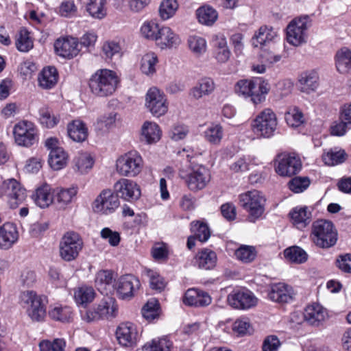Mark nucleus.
Returning <instances> with one entry per match:
<instances>
[{
	"label": "nucleus",
	"mask_w": 351,
	"mask_h": 351,
	"mask_svg": "<svg viewBox=\"0 0 351 351\" xmlns=\"http://www.w3.org/2000/svg\"><path fill=\"white\" fill-rule=\"evenodd\" d=\"M158 63V59L156 54L153 52L147 53L141 58L140 69L143 74L152 76L156 71Z\"/></svg>",
	"instance_id": "79ce46f5"
},
{
	"label": "nucleus",
	"mask_w": 351,
	"mask_h": 351,
	"mask_svg": "<svg viewBox=\"0 0 351 351\" xmlns=\"http://www.w3.org/2000/svg\"><path fill=\"white\" fill-rule=\"evenodd\" d=\"M198 267L204 269H211L216 265L217 257L216 253L209 249H204L195 256Z\"/></svg>",
	"instance_id": "c9c22d12"
},
{
	"label": "nucleus",
	"mask_w": 351,
	"mask_h": 351,
	"mask_svg": "<svg viewBox=\"0 0 351 351\" xmlns=\"http://www.w3.org/2000/svg\"><path fill=\"white\" fill-rule=\"evenodd\" d=\"M117 196L112 191L103 190L93 203L94 212L102 215L113 213L119 206Z\"/></svg>",
	"instance_id": "4468645a"
},
{
	"label": "nucleus",
	"mask_w": 351,
	"mask_h": 351,
	"mask_svg": "<svg viewBox=\"0 0 351 351\" xmlns=\"http://www.w3.org/2000/svg\"><path fill=\"white\" fill-rule=\"evenodd\" d=\"M79 45L76 38L66 37L58 39L54 44V47L58 55L70 59L79 53Z\"/></svg>",
	"instance_id": "412c9836"
},
{
	"label": "nucleus",
	"mask_w": 351,
	"mask_h": 351,
	"mask_svg": "<svg viewBox=\"0 0 351 351\" xmlns=\"http://www.w3.org/2000/svg\"><path fill=\"white\" fill-rule=\"evenodd\" d=\"M327 315L326 310L317 303L308 305L304 312L305 321L313 326H319L325 320Z\"/></svg>",
	"instance_id": "cd10ccee"
},
{
	"label": "nucleus",
	"mask_w": 351,
	"mask_h": 351,
	"mask_svg": "<svg viewBox=\"0 0 351 351\" xmlns=\"http://www.w3.org/2000/svg\"><path fill=\"white\" fill-rule=\"evenodd\" d=\"M229 304L234 308L249 309L257 303V298L248 290L235 291L228 296Z\"/></svg>",
	"instance_id": "aec40b11"
},
{
	"label": "nucleus",
	"mask_w": 351,
	"mask_h": 351,
	"mask_svg": "<svg viewBox=\"0 0 351 351\" xmlns=\"http://www.w3.org/2000/svg\"><path fill=\"white\" fill-rule=\"evenodd\" d=\"M188 45L191 51L197 56L204 53L206 51V40L199 36L192 35L188 38Z\"/></svg>",
	"instance_id": "864d4df0"
},
{
	"label": "nucleus",
	"mask_w": 351,
	"mask_h": 351,
	"mask_svg": "<svg viewBox=\"0 0 351 351\" xmlns=\"http://www.w3.org/2000/svg\"><path fill=\"white\" fill-rule=\"evenodd\" d=\"M16 227L12 223H5L0 227V248L9 249L18 239Z\"/></svg>",
	"instance_id": "7c9ffc66"
},
{
	"label": "nucleus",
	"mask_w": 351,
	"mask_h": 351,
	"mask_svg": "<svg viewBox=\"0 0 351 351\" xmlns=\"http://www.w3.org/2000/svg\"><path fill=\"white\" fill-rule=\"evenodd\" d=\"M285 257L291 262L303 263L306 261L308 255L306 252L298 246H292L284 251Z\"/></svg>",
	"instance_id": "09e8293b"
},
{
	"label": "nucleus",
	"mask_w": 351,
	"mask_h": 351,
	"mask_svg": "<svg viewBox=\"0 0 351 351\" xmlns=\"http://www.w3.org/2000/svg\"><path fill=\"white\" fill-rule=\"evenodd\" d=\"M308 17L304 16L293 20L287 27V39L293 46L306 42Z\"/></svg>",
	"instance_id": "2eb2a0df"
},
{
	"label": "nucleus",
	"mask_w": 351,
	"mask_h": 351,
	"mask_svg": "<svg viewBox=\"0 0 351 351\" xmlns=\"http://www.w3.org/2000/svg\"><path fill=\"white\" fill-rule=\"evenodd\" d=\"M212 43L216 60L222 63L227 62L230 57L231 53L225 35L222 33H217L213 35Z\"/></svg>",
	"instance_id": "393cba45"
},
{
	"label": "nucleus",
	"mask_w": 351,
	"mask_h": 351,
	"mask_svg": "<svg viewBox=\"0 0 351 351\" xmlns=\"http://www.w3.org/2000/svg\"><path fill=\"white\" fill-rule=\"evenodd\" d=\"M181 40L170 27L161 26L156 40V45L162 49L177 47Z\"/></svg>",
	"instance_id": "5701e85b"
},
{
	"label": "nucleus",
	"mask_w": 351,
	"mask_h": 351,
	"mask_svg": "<svg viewBox=\"0 0 351 351\" xmlns=\"http://www.w3.org/2000/svg\"><path fill=\"white\" fill-rule=\"evenodd\" d=\"M277 38L278 32L272 27L263 25L254 34L252 44L254 47L264 48L274 42Z\"/></svg>",
	"instance_id": "4be33fe9"
},
{
	"label": "nucleus",
	"mask_w": 351,
	"mask_h": 351,
	"mask_svg": "<svg viewBox=\"0 0 351 351\" xmlns=\"http://www.w3.org/2000/svg\"><path fill=\"white\" fill-rule=\"evenodd\" d=\"M68 134L74 141L82 142L87 138L88 130L82 121L75 120L68 125Z\"/></svg>",
	"instance_id": "4c0bfd02"
},
{
	"label": "nucleus",
	"mask_w": 351,
	"mask_h": 351,
	"mask_svg": "<svg viewBox=\"0 0 351 351\" xmlns=\"http://www.w3.org/2000/svg\"><path fill=\"white\" fill-rule=\"evenodd\" d=\"M191 231L195 237L200 242H206L210 237V231L207 224L196 221L191 223Z\"/></svg>",
	"instance_id": "6e6d98bb"
},
{
	"label": "nucleus",
	"mask_w": 351,
	"mask_h": 351,
	"mask_svg": "<svg viewBox=\"0 0 351 351\" xmlns=\"http://www.w3.org/2000/svg\"><path fill=\"white\" fill-rule=\"evenodd\" d=\"M54 204L59 208L66 209L73 202L77 193V187L53 189Z\"/></svg>",
	"instance_id": "b1692460"
},
{
	"label": "nucleus",
	"mask_w": 351,
	"mask_h": 351,
	"mask_svg": "<svg viewBox=\"0 0 351 351\" xmlns=\"http://www.w3.org/2000/svg\"><path fill=\"white\" fill-rule=\"evenodd\" d=\"M198 21L204 25L211 26L218 19L217 12L210 6H202L196 11Z\"/></svg>",
	"instance_id": "37998d69"
},
{
	"label": "nucleus",
	"mask_w": 351,
	"mask_h": 351,
	"mask_svg": "<svg viewBox=\"0 0 351 351\" xmlns=\"http://www.w3.org/2000/svg\"><path fill=\"white\" fill-rule=\"evenodd\" d=\"M173 343L167 337L153 339L143 347V351H171Z\"/></svg>",
	"instance_id": "de8ad7c7"
},
{
	"label": "nucleus",
	"mask_w": 351,
	"mask_h": 351,
	"mask_svg": "<svg viewBox=\"0 0 351 351\" xmlns=\"http://www.w3.org/2000/svg\"><path fill=\"white\" fill-rule=\"evenodd\" d=\"M39 114L40 123L47 128H53L59 121V119L52 114L48 108L43 107L40 108Z\"/></svg>",
	"instance_id": "e2e57ef3"
},
{
	"label": "nucleus",
	"mask_w": 351,
	"mask_h": 351,
	"mask_svg": "<svg viewBox=\"0 0 351 351\" xmlns=\"http://www.w3.org/2000/svg\"><path fill=\"white\" fill-rule=\"evenodd\" d=\"M13 134L15 142L19 146L29 147L38 140L36 126L29 121H21L16 123Z\"/></svg>",
	"instance_id": "1a4fd4ad"
},
{
	"label": "nucleus",
	"mask_w": 351,
	"mask_h": 351,
	"mask_svg": "<svg viewBox=\"0 0 351 351\" xmlns=\"http://www.w3.org/2000/svg\"><path fill=\"white\" fill-rule=\"evenodd\" d=\"M281 343L279 339L275 335L267 337L263 343V351H278Z\"/></svg>",
	"instance_id": "774afa93"
},
{
	"label": "nucleus",
	"mask_w": 351,
	"mask_h": 351,
	"mask_svg": "<svg viewBox=\"0 0 351 351\" xmlns=\"http://www.w3.org/2000/svg\"><path fill=\"white\" fill-rule=\"evenodd\" d=\"M237 259L244 263L252 262L256 256V252L253 246L241 245L235 251Z\"/></svg>",
	"instance_id": "680f3d73"
},
{
	"label": "nucleus",
	"mask_w": 351,
	"mask_h": 351,
	"mask_svg": "<svg viewBox=\"0 0 351 351\" xmlns=\"http://www.w3.org/2000/svg\"><path fill=\"white\" fill-rule=\"evenodd\" d=\"M68 160V155L63 148H58L50 151L49 154V165L56 171L64 168Z\"/></svg>",
	"instance_id": "a19ab883"
},
{
	"label": "nucleus",
	"mask_w": 351,
	"mask_h": 351,
	"mask_svg": "<svg viewBox=\"0 0 351 351\" xmlns=\"http://www.w3.org/2000/svg\"><path fill=\"white\" fill-rule=\"evenodd\" d=\"M215 88L214 80L210 77H205L201 78L190 90L189 95L195 99H199L212 94Z\"/></svg>",
	"instance_id": "c85d7f7f"
},
{
	"label": "nucleus",
	"mask_w": 351,
	"mask_h": 351,
	"mask_svg": "<svg viewBox=\"0 0 351 351\" xmlns=\"http://www.w3.org/2000/svg\"><path fill=\"white\" fill-rule=\"evenodd\" d=\"M82 247L83 241L80 235L73 232H68L60 241V256L65 261H72L78 256Z\"/></svg>",
	"instance_id": "6e6552de"
},
{
	"label": "nucleus",
	"mask_w": 351,
	"mask_h": 351,
	"mask_svg": "<svg viewBox=\"0 0 351 351\" xmlns=\"http://www.w3.org/2000/svg\"><path fill=\"white\" fill-rule=\"evenodd\" d=\"M285 120L289 126L297 128L304 122V117L298 107H291L285 113Z\"/></svg>",
	"instance_id": "603ef678"
},
{
	"label": "nucleus",
	"mask_w": 351,
	"mask_h": 351,
	"mask_svg": "<svg viewBox=\"0 0 351 351\" xmlns=\"http://www.w3.org/2000/svg\"><path fill=\"white\" fill-rule=\"evenodd\" d=\"M183 302L189 306H206L211 303V298L205 291L197 289H189L184 294Z\"/></svg>",
	"instance_id": "a878e982"
},
{
	"label": "nucleus",
	"mask_w": 351,
	"mask_h": 351,
	"mask_svg": "<svg viewBox=\"0 0 351 351\" xmlns=\"http://www.w3.org/2000/svg\"><path fill=\"white\" fill-rule=\"evenodd\" d=\"M299 87L302 92L311 93L319 86V76L315 71L306 72L301 75L299 79Z\"/></svg>",
	"instance_id": "f704fd0d"
},
{
	"label": "nucleus",
	"mask_w": 351,
	"mask_h": 351,
	"mask_svg": "<svg viewBox=\"0 0 351 351\" xmlns=\"http://www.w3.org/2000/svg\"><path fill=\"white\" fill-rule=\"evenodd\" d=\"M16 46L18 50L22 52H27L33 47V41L29 32L25 29H21L17 35Z\"/></svg>",
	"instance_id": "4d7b16f0"
},
{
	"label": "nucleus",
	"mask_w": 351,
	"mask_h": 351,
	"mask_svg": "<svg viewBox=\"0 0 351 351\" xmlns=\"http://www.w3.org/2000/svg\"><path fill=\"white\" fill-rule=\"evenodd\" d=\"M289 216L293 226L300 230L304 229L311 222V213L306 206L293 208Z\"/></svg>",
	"instance_id": "473e14b6"
},
{
	"label": "nucleus",
	"mask_w": 351,
	"mask_h": 351,
	"mask_svg": "<svg viewBox=\"0 0 351 351\" xmlns=\"http://www.w3.org/2000/svg\"><path fill=\"white\" fill-rule=\"evenodd\" d=\"M26 190L22 186L12 193L7 202L11 208H16L26 199Z\"/></svg>",
	"instance_id": "338daca9"
},
{
	"label": "nucleus",
	"mask_w": 351,
	"mask_h": 351,
	"mask_svg": "<svg viewBox=\"0 0 351 351\" xmlns=\"http://www.w3.org/2000/svg\"><path fill=\"white\" fill-rule=\"evenodd\" d=\"M142 138L151 144L158 141L161 136V130L154 122L145 121L141 128Z\"/></svg>",
	"instance_id": "e433bc0d"
},
{
	"label": "nucleus",
	"mask_w": 351,
	"mask_h": 351,
	"mask_svg": "<svg viewBox=\"0 0 351 351\" xmlns=\"http://www.w3.org/2000/svg\"><path fill=\"white\" fill-rule=\"evenodd\" d=\"M145 106L152 115L160 117L167 113L169 105L166 95L158 88H149L145 95Z\"/></svg>",
	"instance_id": "9b49d317"
},
{
	"label": "nucleus",
	"mask_w": 351,
	"mask_h": 351,
	"mask_svg": "<svg viewBox=\"0 0 351 351\" xmlns=\"http://www.w3.org/2000/svg\"><path fill=\"white\" fill-rule=\"evenodd\" d=\"M49 315L54 320L66 322H69L71 318L72 311L67 306H56L49 310Z\"/></svg>",
	"instance_id": "8fccbe9b"
},
{
	"label": "nucleus",
	"mask_w": 351,
	"mask_h": 351,
	"mask_svg": "<svg viewBox=\"0 0 351 351\" xmlns=\"http://www.w3.org/2000/svg\"><path fill=\"white\" fill-rule=\"evenodd\" d=\"M106 0H87L86 10L95 19H101L106 15Z\"/></svg>",
	"instance_id": "c03bdc74"
},
{
	"label": "nucleus",
	"mask_w": 351,
	"mask_h": 351,
	"mask_svg": "<svg viewBox=\"0 0 351 351\" xmlns=\"http://www.w3.org/2000/svg\"><path fill=\"white\" fill-rule=\"evenodd\" d=\"M116 166L120 175L134 177L141 171L142 158L136 152H130L119 158Z\"/></svg>",
	"instance_id": "f8f14e48"
},
{
	"label": "nucleus",
	"mask_w": 351,
	"mask_h": 351,
	"mask_svg": "<svg viewBox=\"0 0 351 351\" xmlns=\"http://www.w3.org/2000/svg\"><path fill=\"white\" fill-rule=\"evenodd\" d=\"M160 26L154 21H146L141 27L142 36L147 39L156 40Z\"/></svg>",
	"instance_id": "052dcab7"
},
{
	"label": "nucleus",
	"mask_w": 351,
	"mask_h": 351,
	"mask_svg": "<svg viewBox=\"0 0 351 351\" xmlns=\"http://www.w3.org/2000/svg\"><path fill=\"white\" fill-rule=\"evenodd\" d=\"M114 190L117 197L127 202H134L141 195L140 186L133 180L121 178L114 185Z\"/></svg>",
	"instance_id": "f3484780"
},
{
	"label": "nucleus",
	"mask_w": 351,
	"mask_h": 351,
	"mask_svg": "<svg viewBox=\"0 0 351 351\" xmlns=\"http://www.w3.org/2000/svg\"><path fill=\"white\" fill-rule=\"evenodd\" d=\"M95 291L91 287L86 285L74 289V299L77 304L86 305L95 298Z\"/></svg>",
	"instance_id": "49530a36"
},
{
	"label": "nucleus",
	"mask_w": 351,
	"mask_h": 351,
	"mask_svg": "<svg viewBox=\"0 0 351 351\" xmlns=\"http://www.w3.org/2000/svg\"><path fill=\"white\" fill-rule=\"evenodd\" d=\"M140 281L132 275L121 276L115 283L114 289L117 295L122 300L131 299L136 290L140 287Z\"/></svg>",
	"instance_id": "a211bd4d"
},
{
	"label": "nucleus",
	"mask_w": 351,
	"mask_h": 351,
	"mask_svg": "<svg viewBox=\"0 0 351 351\" xmlns=\"http://www.w3.org/2000/svg\"><path fill=\"white\" fill-rule=\"evenodd\" d=\"M235 92L245 97H250L254 105H258L266 99L270 90L267 80L261 77H254L250 80H241L235 85Z\"/></svg>",
	"instance_id": "f03ea898"
},
{
	"label": "nucleus",
	"mask_w": 351,
	"mask_h": 351,
	"mask_svg": "<svg viewBox=\"0 0 351 351\" xmlns=\"http://www.w3.org/2000/svg\"><path fill=\"white\" fill-rule=\"evenodd\" d=\"M339 123L335 122L331 126V134L335 136H342L346 132L348 124L351 123V104L345 105L340 112Z\"/></svg>",
	"instance_id": "72a5a7b5"
},
{
	"label": "nucleus",
	"mask_w": 351,
	"mask_h": 351,
	"mask_svg": "<svg viewBox=\"0 0 351 351\" xmlns=\"http://www.w3.org/2000/svg\"><path fill=\"white\" fill-rule=\"evenodd\" d=\"M310 185V180L307 177H295L288 183L289 189L299 193L305 191Z\"/></svg>",
	"instance_id": "0e129e2a"
},
{
	"label": "nucleus",
	"mask_w": 351,
	"mask_h": 351,
	"mask_svg": "<svg viewBox=\"0 0 351 351\" xmlns=\"http://www.w3.org/2000/svg\"><path fill=\"white\" fill-rule=\"evenodd\" d=\"M117 311L116 300L112 297L106 296L86 312V319L88 322L108 319L116 317Z\"/></svg>",
	"instance_id": "9d476101"
},
{
	"label": "nucleus",
	"mask_w": 351,
	"mask_h": 351,
	"mask_svg": "<svg viewBox=\"0 0 351 351\" xmlns=\"http://www.w3.org/2000/svg\"><path fill=\"white\" fill-rule=\"evenodd\" d=\"M119 82V77L114 71L103 69L97 70L91 75L88 86L93 94L103 97L112 95Z\"/></svg>",
	"instance_id": "f257e3e1"
},
{
	"label": "nucleus",
	"mask_w": 351,
	"mask_h": 351,
	"mask_svg": "<svg viewBox=\"0 0 351 351\" xmlns=\"http://www.w3.org/2000/svg\"><path fill=\"white\" fill-rule=\"evenodd\" d=\"M223 127L219 123H211L204 132V137L209 143L218 145L223 137Z\"/></svg>",
	"instance_id": "ea45409f"
},
{
	"label": "nucleus",
	"mask_w": 351,
	"mask_h": 351,
	"mask_svg": "<svg viewBox=\"0 0 351 351\" xmlns=\"http://www.w3.org/2000/svg\"><path fill=\"white\" fill-rule=\"evenodd\" d=\"M114 274L110 270H101L95 276V283L97 290L104 295H108L114 289Z\"/></svg>",
	"instance_id": "bb28decb"
},
{
	"label": "nucleus",
	"mask_w": 351,
	"mask_h": 351,
	"mask_svg": "<svg viewBox=\"0 0 351 351\" xmlns=\"http://www.w3.org/2000/svg\"><path fill=\"white\" fill-rule=\"evenodd\" d=\"M179 175L181 179L184 180L188 189L193 192L204 189L210 180L208 169L203 165L193 166L187 171L182 169Z\"/></svg>",
	"instance_id": "423d86ee"
},
{
	"label": "nucleus",
	"mask_w": 351,
	"mask_h": 351,
	"mask_svg": "<svg viewBox=\"0 0 351 351\" xmlns=\"http://www.w3.org/2000/svg\"><path fill=\"white\" fill-rule=\"evenodd\" d=\"M276 114L270 108L264 109L254 119L252 129L258 136L269 138L274 134L277 128Z\"/></svg>",
	"instance_id": "0eeeda50"
},
{
	"label": "nucleus",
	"mask_w": 351,
	"mask_h": 351,
	"mask_svg": "<svg viewBox=\"0 0 351 351\" xmlns=\"http://www.w3.org/2000/svg\"><path fill=\"white\" fill-rule=\"evenodd\" d=\"M335 66L341 74H348L351 70V49L347 47L340 48L335 56Z\"/></svg>",
	"instance_id": "2f4dec72"
},
{
	"label": "nucleus",
	"mask_w": 351,
	"mask_h": 351,
	"mask_svg": "<svg viewBox=\"0 0 351 351\" xmlns=\"http://www.w3.org/2000/svg\"><path fill=\"white\" fill-rule=\"evenodd\" d=\"M311 238L317 246L329 248L337 243V231L330 221L317 219L312 224Z\"/></svg>",
	"instance_id": "20e7f679"
},
{
	"label": "nucleus",
	"mask_w": 351,
	"mask_h": 351,
	"mask_svg": "<svg viewBox=\"0 0 351 351\" xmlns=\"http://www.w3.org/2000/svg\"><path fill=\"white\" fill-rule=\"evenodd\" d=\"M178 8L176 0H163L159 8V14L162 20H168L171 18Z\"/></svg>",
	"instance_id": "5fc2aeb1"
},
{
	"label": "nucleus",
	"mask_w": 351,
	"mask_h": 351,
	"mask_svg": "<svg viewBox=\"0 0 351 351\" xmlns=\"http://www.w3.org/2000/svg\"><path fill=\"white\" fill-rule=\"evenodd\" d=\"M295 293L291 286L283 283H274L270 286L267 296L273 302L285 304L293 300Z\"/></svg>",
	"instance_id": "6ab92c4d"
},
{
	"label": "nucleus",
	"mask_w": 351,
	"mask_h": 351,
	"mask_svg": "<svg viewBox=\"0 0 351 351\" xmlns=\"http://www.w3.org/2000/svg\"><path fill=\"white\" fill-rule=\"evenodd\" d=\"M19 303L32 322H41L45 320L47 307L44 296L32 290L22 291L19 295Z\"/></svg>",
	"instance_id": "7ed1b4c3"
},
{
	"label": "nucleus",
	"mask_w": 351,
	"mask_h": 351,
	"mask_svg": "<svg viewBox=\"0 0 351 351\" xmlns=\"http://www.w3.org/2000/svg\"><path fill=\"white\" fill-rule=\"evenodd\" d=\"M34 202L37 206L42 208H45L54 204V193L53 189L47 183L39 186L33 196Z\"/></svg>",
	"instance_id": "c756f323"
},
{
	"label": "nucleus",
	"mask_w": 351,
	"mask_h": 351,
	"mask_svg": "<svg viewBox=\"0 0 351 351\" xmlns=\"http://www.w3.org/2000/svg\"><path fill=\"white\" fill-rule=\"evenodd\" d=\"M65 346L66 343L62 339H56L52 341L44 340L39 343L41 351H63Z\"/></svg>",
	"instance_id": "69168bd1"
},
{
	"label": "nucleus",
	"mask_w": 351,
	"mask_h": 351,
	"mask_svg": "<svg viewBox=\"0 0 351 351\" xmlns=\"http://www.w3.org/2000/svg\"><path fill=\"white\" fill-rule=\"evenodd\" d=\"M21 187V184L15 179L6 180L0 184V197H3L7 201L12 193Z\"/></svg>",
	"instance_id": "bf43d9fd"
},
{
	"label": "nucleus",
	"mask_w": 351,
	"mask_h": 351,
	"mask_svg": "<svg viewBox=\"0 0 351 351\" xmlns=\"http://www.w3.org/2000/svg\"><path fill=\"white\" fill-rule=\"evenodd\" d=\"M58 81V72L55 67L44 68L38 77L39 85L45 89L53 88Z\"/></svg>",
	"instance_id": "58836bf2"
},
{
	"label": "nucleus",
	"mask_w": 351,
	"mask_h": 351,
	"mask_svg": "<svg viewBox=\"0 0 351 351\" xmlns=\"http://www.w3.org/2000/svg\"><path fill=\"white\" fill-rule=\"evenodd\" d=\"M142 315L148 321H152L159 316V304L156 299L149 300L142 308Z\"/></svg>",
	"instance_id": "13d9d810"
},
{
	"label": "nucleus",
	"mask_w": 351,
	"mask_h": 351,
	"mask_svg": "<svg viewBox=\"0 0 351 351\" xmlns=\"http://www.w3.org/2000/svg\"><path fill=\"white\" fill-rule=\"evenodd\" d=\"M94 161L87 153L79 154L74 159L75 169L81 173H86L93 167Z\"/></svg>",
	"instance_id": "3c124183"
},
{
	"label": "nucleus",
	"mask_w": 351,
	"mask_h": 351,
	"mask_svg": "<svg viewBox=\"0 0 351 351\" xmlns=\"http://www.w3.org/2000/svg\"><path fill=\"white\" fill-rule=\"evenodd\" d=\"M346 158L344 150L337 148L330 149L322 155V160L328 166H335L343 162Z\"/></svg>",
	"instance_id": "a18cd8bd"
},
{
	"label": "nucleus",
	"mask_w": 351,
	"mask_h": 351,
	"mask_svg": "<svg viewBox=\"0 0 351 351\" xmlns=\"http://www.w3.org/2000/svg\"><path fill=\"white\" fill-rule=\"evenodd\" d=\"M240 206L248 213V221L254 223L265 212L266 199L258 191H250L239 196Z\"/></svg>",
	"instance_id": "39448f33"
},
{
	"label": "nucleus",
	"mask_w": 351,
	"mask_h": 351,
	"mask_svg": "<svg viewBox=\"0 0 351 351\" xmlns=\"http://www.w3.org/2000/svg\"><path fill=\"white\" fill-rule=\"evenodd\" d=\"M140 337L137 326L130 322L121 323L116 330L118 343L123 347L136 346Z\"/></svg>",
	"instance_id": "dca6fc26"
},
{
	"label": "nucleus",
	"mask_w": 351,
	"mask_h": 351,
	"mask_svg": "<svg viewBox=\"0 0 351 351\" xmlns=\"http://www.w3.org/2000/svg\"><path fill=\"white\" fill-rule=\"evenodd\" d=\"M275 171L280 176L291 177L298 173L301 168L300 159L294 155L282 154L275 160Z\"/></svg>",
	"instance_id": "ddd939ff"
}]
</instances>
